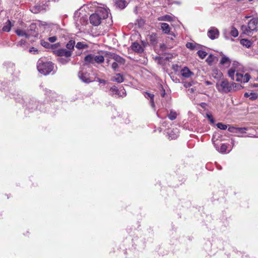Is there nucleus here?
I'll use <instances>...</instances> for the list:
<instances>
[{"label": "nucleus", "instance_id": "41", "mask_svg": "<svg viewBox=\"0 0 258 258\" xmlns=\"http://www.w3.org/2000/svg\"><path fill=\"white\" fill-rule=\"evenodd\" d=\"M217 127L220 130H225L227 128V125L223 124L222 122H218L216 124Z\"/></svg>", "mask_w": 258, "mask_h": 258}, {"label": "nucleus", "instance_id": "56", "mask_svg": "<svg viewBox=\"0 0 258 258\" xmlns=\"http://www.w3.org/2000/svg\"><path fill=\"white\" fill-rule=\"evenodd\" d=\"M205 83L207 85H210L212 84V83L209 81H206L205 82Z\"/></svg>", "mask_w": 258, "mask_h": 258}, {"label": "nucleus", "instance_id": "16", "mask_svg": "<svg viewBox=\"0 0 258 258\" xmlns=\"http://www.w3.org/2000/svg\"><path fill=\"white\" fill-rule=\"evenodd\" d=\"M181 75L184 78H189L192 75H194V73L191 72L188 68L184 67L181 70Z\"/></svg>", "mask_w": 258, "mask_h": 258}, {"label": "nucleus", "instance_id": "35", "mask_svg": "<svg viewBox=\"0 0 258 258\" xmlns=\"http://www.w3.org/2000/svg\"><path fill=\"white\" fill-rule=\"evenodd\" d=\"M116 5L117 7L123 9L125 7L126 2L125 0H118L116 3Z\"/></svg>", "mask_w": 258, "mask_h": 258}, {"label": "nucleus", "instance_id": "7", "mask_svg": "<svg viewBox=\"0 0 258 258\" xmlns=\"http://www.w3.org/2000/svg\"><path fill=\"white\" fill-rule=\"evenodd\" d=\"M27 34L28 37L29 38L30 36L36 37L38 36V28L36 24L32 23L30 24L29 27L27 29Z\"/></svg>", "mask_w": 258, "mask_h": 258}, {"label": "nucleus", "instance_id": "20", "mask_svg": "<svg viewBox=\"0 0 258 258\" xmlns=\"http://www.w3.org/2000/svg\"><path fill=\"white\" fill-rule=\"evenodd\" d=\"M213 140V144H214V146L216 148V150L220 153H224L226 152V150H227V147L226 146V145L224 144H222L221 145V146L220 148H218L216 144L215 143V141L214 140V138H213L212 139Z\"/></svg>", "mask_w": 258, "mask_h": 258}, {"label": "nucleus", "instance_id": "19", "mask_svg": "<svg viewBox=\"0 0 258 258\" xmlns=\"http://www.w3.org/2000/svg\"><path fill=\"white\" fill-rule=\"evenodd\" d=\"M230 63H231V61H230V58L226 56L225 55L222 56V57L220 61V64L225 66V67H229L230 66Z\"/></svg>", "mask_w": 258, "mask_h": 258}, {"label": "nucleus", "instance_id": "3", "mask_svg": "<svg viewBox=\"0 0 258 258\" xmlns=\"http://www.w3.org/2000/svg\"><path fill=\"white\" fill-rule=\"evenodd\" d=\"M54 64L51 61H43L39 59L37 61V69L38 71L45 76L49 74L53 70Z\"/></svg>", "mask_w": 258, "mask_h": 258}, {"label": "nucleus", "instance_id": "27", "mask_svg": "<svg viewBox=\"0 0 258 258\" xmlns=\"http://www.w3.org/2000/svg\"><path fill=\"white\" fill-rule=\"evenodd\" d=\"M12 25L11 23V22L8 20L7 22L4 24V26H3L2 30L4 32H9L12 28Z\"/></svg>", "mask_w": 258, "mask_h": 258}, {"label": "nucleus", "instance_id": "61", "mask_svg": "<svg viewBox=\"0 0 258 258\" xmlns=\"http://www.w3.org/2000/svg\"><path fill=\"white\" fill-rule=\"evenodd\" d=\"M237 2H242L243 1V0H236Z\"/></svg>", "mask_w": 258, "mask_h": 258}, {"label": "nucleus", "instance_id": "30", "mask_svg": "<svg viewBox=\"0 0 258 258\" xmlns=\"http://www.w3.org/2000/svg\"><path fill=\"white\" fill-rule=\"evenodd\" d=\"M94 63H101L104 60V58L102 55H95L94 54Z\"/></svg>", "mask_w": 258, "mask_h": 258}, {"label": "nucleus", "instance_id": "49", "mask_svg": "<svg viewBox=\"0 0 258 258\" xmlns=\"http://www.w3.org/2000/svg\"><path fill=\"white\" fill-rule=\"evenodd\" d=\"M206 116L207 118L210 120L211 123H214L215 122V120L213 117V116L211 114L207 113L206 114Z\"/></svg>", "mask_w": 258, "mask_h": 258}, {"label": "nucleus", "instance_id": "21", "mask_svg": "<svg viewBox=\"0 0 258 258\" xmlns=\"http://www.w3.org/2000/svg\"><path fill=\"white\" fill-rule=\"evenodd\" d=\"M71 57H59L57 58L58 62L62 65L67 64L71 60Z\"/></svg>", "mask_w": 258, "mask_h": 258}, {"label": "nucleus", "instance_id": "32", "mask_svg": "<svg viewBox=\"0 0 258 258\" xmlns=\"http://www.w3.org/2000/svg\"><path fill=\"white\" fill-rule=\"evenodd\" d=\"M60 44L59 43H56L54 44H51L49 48L51 49L53 53L55 55V51L59 49Z\"/></svg>", "mask_w": 258, "mask_h": 258}, {"label": "nucleus", "instance_id": "2", "mask_svg": "<svg viewBox=\"0 0 258 258\" xmlns=\"http://www.w3.org/2000/svg\"><path fill=\"white\" fill-rule=\"evenodd\" d=\"M239 63L237 61H234L232 67L228 71V76L233 81L241 83H247L250 78V76L248 73L243 75L242 73H238L236 70V67L238 66Z\"/></svg>", "mask_w": 258, "mask_h": 258}, {"label": "nucleus", "instance_id": "62", "mask_svg": "<svg viewBox=\"0 0 258 258\" xmlns=\"http://www.w3.org/2000/svg\"><path fill=\"white\" fill-rule=\"evenodd\" d=\"M249 2H251L253 0H248Z\"/></svg>", "mask_w": 258, "mask_h": 258}, {"label": "nucleus", "instance_id": "37", "mask_svg": "<svg viewBox=\"0 0 258 258\" xmlns=\"http://www.w3.org/2000/svg\"><path fill=\"white\" fill-rule=\"evenodd\" d=\"M230 33V35L234 37H237L238 35V34H239L237 29L236 28H235L234 27H231V29Z\"/></svg>", "mask_w": 258, "mask_h": 258}, {"label": "nucleus", "instance_id": "29", "mask_svg": "<svg viewBox=\"0 0 258 258\" xmlns=\"http://www.w3.org/2000/svg\"><path fill=\"white\" fill-rule=\"evenodd\" d=\"M75 45V41L73 40H70L66 44L67 50H71L73 52V50L74 49V47Z\"/></svg>", "mask_w": 258, "mask_h": 258}, {"label": "nucleus", "instance_id": "48", "mask_svg": "<svg viewBox=\"0 0 258 258\" xmlns=\"http://www.w3.org/2000/svg\"><path fill=\"white\" fill-rule=\"evenodd\" d=\"M257 98V94L255 93H250L249 96V99L251 100H254Z\"/></svg>", "mask_w": 258, "mask_h": 258}, {"label": "nucleus", "instance_id": "58", "mask_svg": "<svg viewBox=\"0 0 258 258\" xmlns=\"http://www.w3.org/2000/svg\"><path fill=\"white\" fill-rule=\"evenodd\" d=\"M41 106V104L40 105V107L39 108V109L40 111H43V110L42 109Z\"/></svg>", "mask_w": 258, "mask_h": 258}, {"label": "nucleus", "instance_id": "18", "mask_svg": "<svg viewBox=\"0 0 258 258\" xmlns=\"http://www.w3.org/2000/svg\"><path fill=\"white\" fill-rule=\"evenodd\" d=\"M144 96L147 99H150L151 106L153 108H154L155 107V103L154 101V95L153 94L150 93L148 92H145Z\"/></svg>", "mask_w": 258, "mask_h": 258}, {"label": "nucleus", "instance_id": "34", "mask_svg": "<svg viewBox=\"0 0 258 258\" xmlns=\"http://www.w3.org/2000/svg\"><path fill=\"white\" fill-rule=\"evenodd\" d=\"M88 45L82 42H78L76 45V47L78 49H84L88 48Z\"/></svg>", "mask_w": 258, "mask_h": 258}, {"label": "nucleus", "instance_id": "11", "mask_svg": "<svg viewBox=\"0 0 258 258\" xmlns=\"http://www.w3.org/2000/svg\"><path fill=\"white\" fill-rule=\"evenodd\" d=\"M78 77L83 82L85 83H89L93 81L91 80L89 75L87 73L82 71H79L78 74Z\"/></svg>", "mask_w": 258, "mask_h": 258}, {"label": "nucleus", "instance_id": "25", "mask_svg": "<svg viewBox=\"0 0 258 258\" xmlns=\"http://www.w3.org/2000/svg\"><path fill=\"white\" fill-rule=\"evenodd\" d=\"M18 47H21L23 50H26L28 48V43L24 40H21L16 44Z\"/></svg>", "mask_w": 258, "mask_h": 258}, {"label": "nucleus", "instance_id": "17", "mask_svg": "<svg viewBox=\"0 0 258 258\" xmlns=\"http://www.w3.org/2000/svg\"><path fill=\"white\" fill-rule=\"evenodd\" d=\"M111 80L113 82H116L118 83H121L124 81V78L121 74L118 73L112 77Z\"/></svg>", "mask_w": 258, "mask_h": 258}, {"label": "nucleus", "instance_id": "8", "mask_svg": "<svg viewBox=\"0 0 258 258\" xmlns=\"http://www.w3.org/2000/svg\"><path fill=\"white\" fill-rule=\"evenodd\" d=\"M48 5H46L43 0L42 1L41 4L39 5H36L32 7L30 9V11L34 14L38 13L43 10L46 9Z\"/></svg>", "mask_w": 258, "mask_h": 258}, {"label": "nucleus", "instance_id": "44", "mask_svg": "<svg viewBox=\"0 0 258 258\" xmlns=\"http://www.w3.org/2000/svg\"><path fill=\"white\" fill-rule=\"evenodd\" d=\"M40 44L42 46L46 48H49L50 46V44L49 42L43 40H41Z\"/></svg>", "mask_w": 258, "mask_h": 258}, {"label": "nucleus", "instance_id": "36", "mask_svg": "<svg viewBox=\"0 0 258 258\" xmlns=\"http://www.w3.org/2000/svg\"><path fill=\"white\" fill-rule=\"evenodd\" d=\"M177 117V113L175 111L171 110L168 115V117L171 120H173L176 119Z\"/></svg>", "mask_w": 258, "mask_h": 258}, {"label": "nucleus", "instance_id": "42", "mask_svg": "<svg viewBox=\"0 0 258 258\" xmlns=\"http://www.w3.org/2000/svg\"><path fill=\"white\" fill-rule=\"evenodd\" d=\"M247 128L246 127H236V130L235 131L236 133H241L244 134L245 133L246 131H247Z\"/></svg>", "mask_w": 258, "mask_h": 258}, {"label": "nucleus", "instance_id": "24", "mask_svg": "<svg viewBox=\"0 0 258 258\" xmlns=\"http://www.w3.org/2000/svg\"><path fill=\"white\" fill-rule=\"evenodd\" d=\"M178 136V132L177 129L168 132V138L171 140L175 139Z\"/></svg>", "mask_w": 258, "mask_h": 258}, {"label": "nucleus", "instance_id": "45", "mask_svg": "<svg viewBox=\"0 0 258 258\" xmlns=\"http://www.w3.org/2000/svg\"><path fill=\"white\" fill-rule=\"evenodd\" d=\"M216 58L213 55L210 54L207 57L206 61L209 63H211L214 61V59Z\"/></svg>", "mask_w": 258, "mask_h": 258}, {"label": "nucleus", "instance_id": "55", "mask_svg": "<svg viewBox=\"0 0 258 258\" xmlns=\"http://www.w3.org/2000/svg\"><path fill=\"white\" fill-rule=\"evenodd\" d=\"M250 93L246 92L244 93V96L245 97H249Z\"/></svg>", "mask_w": 258, "mask_h": 258}, {"label": "nucleus", "instance_id": "33", "mask_svg": "<svg viewBox=\"0 0 258 258\" xmlns=\"http://www.w3.org/2000/svg\"><path fill=\"white\" fill-rule=\"evenodd\" d=\"M240 43L242 45L245 46L246 48H249L251 45V41L246 39H242L240 40Z\"/></svg>", "mask_w": 258, "mask_h": 258}, {"label": "nucleus", "instance_id": "14", "mask_svg": "<svg viewBox=\"0 0 258 258\" xmlns=\"http://www.w3.org/2000/svg\"><path fill=\"white\" fill-rule=\"evenodd\" d=\"M132 50L137 53H141L144 51L143 47L138 42H133L131 45Z\"/></svg>", "mask_w": 258, "mask_h": 258}, {"label": "nucleus", "instance_id": "60", "mask_svg": "<svg viewBox=\"0 0 258 258\" xmlns=\"http://www.w3.org/2000/svg\"><path fill=\"white\" fill-rule=\"evenodd\" d=\"M231 143L233 144H234V140L232 139H231Z\"/></svg>", "mask_w": 258, "mask_h": 258}, {"label": "nucleus", "instance_id": "53", "mask_svg": "<svg viewBox=\"0 0 258 258\" xmlns=\"http://www.w3.org/2000/svg\"><path fill=\"white\" fill-rule=\"evenodd\" d=\"M97 81L100 84H103V85H105L107 83V82L105 80L102 79H100V78L97 79Z\"/></svg>", "mask_w": 258, "mask_h": 258}, {"label": "nucleus", "instance_id": "51", "mask_svg": "<svg viewBox=\"0 0 258 258\" xmlns=\"http://www.w3.org/2000/svg\"><path fill=\"white\" fill-rule=\"evenodd\" d=\"M118 65L116 62H113L111 64V68L114 71H116V70L118 68Z\"/></svg>", "mask_w": 258, "mask_h": 258}, {"label": "nucleus", "instance_id": "22", "mask_svg": "<svg viewBox=\"0 0 258 258\" xmlns=\"http://www.w3.org/2000/svg\"><path fill=\"white\" fill-rule=\"evenodd\" d=\"M160 24L161 29L162 31L165 34H170V27L169 25L166 23H161Z\"/></svg>", "mask_w": 258, "mask_h": 258}, {"label": "nucleus", "instance_id": "31", "mask_svg": "<svg viewBox=\"0 0 258 258\" xmlns=\"http://www.w3.org/2000/svg\"><path fill=\"white\" fill-rule=\"evenodd\" d=\"M15 32L19 36H24L27 38H29L27 33L23 30L17 29L16 30Z\"/></svg>", "mask_w": 258, "mask_h": 258}, {"label": "nucleus", "instance_id": "40", "mask_svg": "<svg viewBox=\"0 0 258 258\" xmlns=\"http://www.w3.org/2000/svg\"><path fill=\"white\" fill-rule=\"evenodd\" d=\"M232 86H233V92L240 90L242 88L241 85L234 82H232Z\"/></svg>", "mask_w": 258, "mask_h": 258}, {"label": "nucleus", "instance_id": "4", "mask_svg": "<svg viewBox=\"0 0 258 258\" xmlns=\"http://www.w3.org/2000/svg\"><path fill=\"white\" fill-rule=\"evenodd\" d=\"M216 87L218 91L222 94L233 92V86H232V82H229L226 79H222L216 83Z\"/></svg>", "mask_w": 258, "mask_h": 258}, {"label": "nucleus", "instance_id": "6", "mask_svg": "<svg viewBox=\"0 0 258 258\" xmlns=\"http://www.w3.org/2000/svg\"><path fill=\"white\" fill-rule=\"evenodd\" d=\"M109 95L114 97L123 98L126 96V93L124 88L119 89L116 86L113 85L109 89Z\"/></svg>", "mask_w": 258, "mask_h": 258}, {"label": "nucleus", "instance_id": "5", "mask_svg": "<svg viewBox=\"0 0 258 258\" xmlns=\"http://www.w3.org/2000/svg\"><path fill=\"white\" fill-rule=\"evenodd\" d=\"M258 23V20L256 18L251 19L248 23L247 25H243L241 27L242 32L246 35H249L251 32L257 30L256 26Z\"/></svg>", "mask_w": 258, "mask_h": 258}, {"label": "nucleus", "instance_id": "10", "mask_svg": "<svg viewBox=\"0 0 258 258\" xmlns=\"http://www.w3.org/2000/svg\"><path fill=\"white\" fill-rule=\"evenodd\" d=\"M55 55L59 57H71L72 55V51L65 48H59V50L55 51Z\"/></svg>", "mask_w": 258, "mask_h": 258}, {"label": "nucleus", "instance_id": "46", "mask_svg": "<svg viewBox=\"0 0 258 258\" xmlns=\"http://www.w3.org/2000/svg\"><path fill=\"white\" fill-rule=\"evenodd\" d=\"M196 88L195 87L188 88L187 90L188 94L192 97V94L195 93Z\"/></svg>", "mask_w": 258, "mask_h": 258}, {"label": "nucleus", "instance_id": "50", "mask_svg": "<svg viewBox=\"0 0 258 258\" xmlns=\"http://www.w3.org/2000/svg\"><path fill=\"white\" fill-rule=\"evenodd\" d=\"M57 40V37L56 36H51V37H49L48 38V40L50 42H54L56 41Z\"/></svg>", "mask_w": 258, "mask_h": 258}, {"label": "nucleus", "instance_id": "59", "mask_svg": "<svg viewBox=\"0 0 258 258\" xmlns=\"http://www.w3.org/2000/svg\"><path fill=\"white\" fill-rule=\"evenodd\" d=\"M53 28H54V29H57V26H54Z\"/></svg>", "mask_w": 258, "mask_h": 258}, {"label": "nucleus", "instance_id": "12", "mask_svg": "<svg viewBox=\"0 0 258 258\" xmlns=\"http://www.w3.org/2000/svg\"><path fill=\"white\" fill-rule=\"evenodd\" d=\"M11 97L14 98L16 102H19L22 104H24V98L23 96L21 94V92H19L18 91H15L14 93H11Z\"/></svg>", "mask_w": 258, "mask_h": 258}, {"label": "nucleus", "instance_id": "9", "mask_svg": "<svg viewBox=\"0 0 258 258\" xmlns=\"http://www.w3.org/2000/svg\"><path fill=\"white\" fill-rule=\"evenodd\" d=\"M207 35L209 38L212 40H214L218 37L219 35V31L216 27H211L208 31Z\"/></svg>", "mask_w": 258, "mask_h": 258}, {"label": "nucleus", "instance_id": "13", "mask_svg": "<svg viewBox=\"0 0 258 258\" xmlns=\"http://www.w3.org/2000/svg\"><path fill=\"white\" fill-rule=\"evenodd\" d=\"M38 102L34 99H31L29 102L26 104V108L31 112L33 111L36 109L38 108Z\"/></svg>", "mask_w": 258, "mask_h": 258}, {"label": "nucleus", "instance_id": "54", "mask_svg": "<svg viewBox=\"0 0 258 258\" xmlns=\"http://www.w3.org/2000/svg\"><path fill=\"white\" fill-rule=\"evenodd\" d=\"M43 1L46 3V5H48V3L50 2H56V1H58L59 0H43Z\"/></svg>", "mask_w": 258, "mask_h": 258}, {"label": "nucleus", "instance_id": "23", "mask_svg": "<svg viewBox=\"0 0 258 258\" xmlns=\"http://www.w3.org/2000/svg\"><path fill=\"white\" fill-rule=\"evenodd\" d=\"M157 19L159 21L171 22L173 20V19L172 17V16L168 15H166L164 16L159 17Z\"/></svg>", "mask_w": 258, "mask_h": 258}, {"label": "nucleus", "instance_id": "39", "mask_svg": "<svg viewBox=\"0 0 258 258\" xmlns=\"http://www.w3.org/2000/svg\"><path fill=\"white\" fill-rule=\"evenodd\" d=\"M198 56L202 59H204L206 57L207 55V53L203 50H199L197 52Z\"/></svg>", "mask_w": 258, "mask_h": 258}, {"label": "nucleus", "instance_id": "15", "mask_svg": "<svg viewBox=\"0 0 258 258\" xmlns=\"http://www.w3.org/2000/svg\"><path fill=\"white\" fill-rule=\"evenodd\" d=\"M147 39L153 45H156L158 43L157 36L155 33H152L149 34L147 36Z\"/></svg>", "mask_w": 258, "mask_h": 258}, {"label": "nucleus", "instance_id": "43", "mask_svg": "<svg viewBox=\"0 0 258 258\" xmlns=\"http://www.w3.org/2000/svg\"><path fill=\"white\" fill-rule=\"evenodd\" d=\"M195 83L193 81L185 82H184L183 86L186 88H190Z\"/></svg>", "mask_w": 258, "mask_h": 258}, {"label": "nucleus", "instance_id": "52", "mask_svg": "<svg viewBox=\"0 0 258 258\" xmlns=\"http://www.w3.org/2000/svg\"><path fill=\"white\" fill-rule=\"evenodd\" d=\"M229 132L231 133H235L236 127L234 126H229L228 128Z\"/></svg>", "mask_w": 258, "mask_h": 258}, {"label": "nucleus", "instance_id": "28", "mask_svg": "<svg viewBox=\"0 0 258 258\" xmlns=\"http://www.w3.org/2000/svg\"><path fill=\"white\" fill-rule=\"evenodd\" d=\"M94 54H89L87 55L84 58V61L86 63L94 64Z\"/></svg>", "mask_w": 258, "mask_h": 258}, {"label": "nucleus", "instance_id": "57", "mask_svg": "<svg viewBox=\"0 0 258 258\" xmlns=\"http://www.w3.org/2000/svg\"><path fill=\"white\" fill-rule=\"evenodd\" d=\"M165 94V90H163V92L161 94V96L162 97H164V95Z\"/></svg>", "mask_w": 258, "mask_h": 258}, {"label": "nucleus", "instance_id": "26", "mask_svg": "<svg viewBox=\"0 0 258 258\" xmlns=\"http://www.w3.org/2000/svg\"><path fill=\"white\" fill-rule=\"evenodd\" d=\"M200 46V45L196 43L187 42L186 44V47L191 50H193L196 48H199Z\"/></svg>", "mask_w": 258, "mask_h": 258}, {"label": "nucleus", "instance_id": "47", "mask_svg": "<svg viewBox=\"0 0 258 258\" xmlns=\"http://www.w3.org/2000/svg\"><path fill=\"white\" fill-rule=\"evenodd\" d=\"M29 51L30 53L33 54H36L38 53V49L34 47H32L30 48Z\"/></svg>", "mask_w": 258, "mask_h": 258}, {"label": "nucleus", "instance_id": "38", "mask_svg": "<svg viewBox=\"0 0 258 258\" xmlns=\"http://www.w3.org/2000/svg\"><path fill=\"white\" fill-rule=\"evenodd\" d=\"M113 59L115 61V62H119L123 63L124 62V59L118 55H114L113 56Z\"/></svg>", "mask_w": 258, "mask_h": 258}, {"label": "nucleus", "instance_id": "1", "mask_svg": "<svg viewBox=\"0 0 258 258\" xmlns=\"http://www.w3.org/2000/svg\"><path fill=\"white\" fill-rule=\"evenodd\" d=\"M88 8L95 9V13L91 14L89 17L90 23L94 26H99L102 20L108 17L109 10L108 9L98 6L97 2H93L88 5Z\"/></svg>", "mask_w": 258, "mask_h": 258}]
</instances>
